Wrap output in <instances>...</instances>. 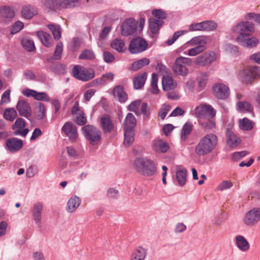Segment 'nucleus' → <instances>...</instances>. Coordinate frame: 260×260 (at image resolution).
Returning a JSON list of instances; mask_svg holds the SVG:
<instances>
[{
	"instance_id": "1",
	"label": "nucleus",
	"mask_w": 260,
	"mask_h": 260,
	"mask_svg": "<svg viewBox=\"0 0 260 260\" xmlns=\"http://www.w3.org/2000/svg\"><path fill=\"white\" fill-rule=\"evenodd\" d=\"M218 138L213 134H208L202 137L195 147V153L199 156H205L211 153L216 148Z\"/></svg>"
},
{
	"instance_id": "2",
	"label": "nucleus",
	"mask_w": 260,
	"mask_h": 260,
	"mask_svg": "<svg viewBox=\"0 0 260 260\" xmlns=\"http://www.w3.org/2000/svg\"><path fill=\"white\" fill-rule=\"evenodd\" d=\"M134 167L138 173L146 177L152 176L156 172L155 163L147 157H139L135 159Z\"/></svg>"
},
{
	"instance_id": "3",
	"label": "nucleus",
	"mask_w": 260,
	"mask_h": 260,
	"mask_svg": "<svg viewBox=\"0 0 260 260\" xmlns=\"http://www.w3.org/2000/svg\"><path fill=\"white\" fill-rule=\"evenodd\" d=\"M210 40V37L209 36H200L192 38L186 44L187 46L192 47L184 52V54L190 56L200 54L207 49L206 45Z\"/></svg>"
},
{
	"instance_id": "4",
	"label": "nucleus",
	"mask_w": 260,
	"mask_h": 260,
	"mask_svg": "<svg viewBox=\"0 0 260 260\" xmlns=\"http://www.w3.org/2000/svg\"><path fill=\"white\" fill-rule=\"evenodd\" d=\"M232 31L237 35L236 41L238 42L246 37H250L254 32V25L249 21H241L234 25Z\"/></svg>"
},
{
	"instance_id": "5",
	"label": "nucleus",
	"mask_w": 260,
	"mask_h": 260,
	"mask_svg": "<svg viewBox=\"0 0 260 260\" xmlns=\"http://www.w3.org/2000/svg\"><path fill=\"white\" fill-rule=\"evenodd\" d=\"M238 77L242 82L250 83L255 79L260 77V68L257 66L249 67L240 71Z\"/></svg>"
},
{
	"instance_id": "6",
	"label": "nucleus",
	"mask_w": 260,
	"mask_h": 260,
	"mask_svg": "<svg viewBox=\"0 0 260 260\" xmlns=\"http://www.w3.org/2000/svg\"><path fill=\"white\" fill-rule=\"evenodd\" d=\"M83 135L90 144H98L101 139V132L96 127L91 125H86L82 128Z\"/></svg>"
},
{
	"instance_id": "7",
	"label": "nucleus",
	"mask_w": 260,
	"mask_h": 260,
	"mask_svg": "<svg viewBox=\"0 0 260 260\" xmlns=\"http://www.w3.org/2000/svg\"><path fill=\"white\" fill-rule=\"evenodd\" d=\"M191 63L192 60L190 58L182 56L177 57L172 67L173 71L178 75L185 76L188 73L187 67L191 65Z\"/></svg>"
},
{
	"instance_id": "8",
	"label": "nucleus",
	"mask_w": 260,
	"mask_h": 260,
	"mask_svg": "<svg viewBox=\"0 0 260 260\" xmlns=\"http://www.w3.org/2000/svg\"><path fill=\"white\" fill-rule=\"evenodd\" d=\"M217 58L218 56L216 52L213 51H207L196 57L193 63L198 67H205L216 61Z\"/></svg>"
},
{
	"instance_id": "9",
	"label": "nucleus",
	"mask_w": 260,
	"mask_h": 260,
	"mask_svg": "<svg viewBox=\"0 0 260 260\" xmlns=\"http://www.w3.org/2000/svg\"><path fill=\"white\" fill-rule=\"evenodd\" d=\"M72 75L75 78L85 82L93 79L95 76V73L92 69H85L77 65L72 69Z\"/></svg>"
},
{
	"instance_id": "10",
	"label": "nucleus",
	"mask_w": 260,
	"mask_h": 260,
	"mask_svg": "<svg viewBox=\"0 0 260 260\" xmlns=\"http://www.w3.org/2000/svg\"><path fill=\"white\" fill-rule=\"evenodd\" d=\"M216 110L210 105L201 104L197 106L193 115L199 120L207 117H215Z\"/></svg>"
},
{
	"instance_id": "11",
	"label": "nucleus",
	"mask_w": 260,
	"mask_h": 260,
	"mask_svg": "<svg viewBox=\"0 0 260 260\" xmlns=\"http://www.w3.org/2000/svg\"><path fill=\"white\" fill-rule=\"evenodd\" d=\"M243 220L247 226H251L256 224L260 221V208L254 207L246 212Z\"/></svg>"
},
{
	"instance_id": "12",
	"label": "nucleus",
	"mask_w": 260,
	"mask_h": 260,
	"mask_svg": "<svg viewBox=\"0 0 260 260\" xmlns=\"http://www.w3.org/2000/svg\"><path fill=\"white\" fill-rule=\"evenodd\" d=\"M148 43L143 39L138 37L132 40L129 45V50L133 54H137L146 50Z\"/></svg>"
},
{
	"instance_id": "13",
	"label": "nucleus",
	"mask_w": 260,
	"mask_h": 260,
	"mask_svg": "<svg viewBox=\"0 0 260 260\" xmlns=\"http://www.w3.org/2000/svg\"><path fill=\"white\" fill-rule=\"evenodd\" d=\"M43 209V204L38 202L34 204L31 210L32 219L39 229L42 227Z\"/></svg>"
},
{
	"instance_id": "14",
	"label": "nucleus",
	"mask_w": 260,
	"mask_h": 260,
	"mask_svg": "<svg viewBox=\"0 0 260 260\" xmlns=\"http://www.w3.org/2000/svg\"><path fill=\"white\" fill-rule=\"evenodd\" d=\"M213 93L218 99L224 100L227 99L230 94L229 87L222 83H217L212 87Z\"/></svg>"
},
{
	"instance_id": "15",
	"label": "nucleus",
	"mask_w": 260,
	"mask_h": 260,
	"mask_svg": "<svg viewBox=\"0 0 260 260\" xmlns=\"http://www.w3.org/2000/svg\"><path fill=\"white\" fill-rule=\"evenodd\" d=\"M173 181L176 185L183 186L187 181V170L181 166L176 167L175 178Z\"/></svg>"
},
{
	"instance_id": "16",
	"label": "nucleus",
	"mask_w": 260,
	"mask_h": 260,
	"mask_svg": "<svg viewBox=\"0 0 260 260\" xmlns=\"http://www.w3.org/2000/svg\"><path fill=\"white\" fill-rule=\"evenodd\" d=\"M61 131L72 141H76L78 138L76 126L71 122H67L63 125Z\"/></svg>"
},
{
	"instance_id": "17",
	"label": "nucleus",
	"mask_w": 260,
	"mask_h": 260,
	"mask_svg": "<svg viewBox=\"0 0 260 260\" xmlns=\"http://www.w3.org/2000/svg\"><path fill=\"white\" fill-rule=\"evenodd\" d=\"M137 22L133 19H127L122 25L121 33L123 36L133 35L137 28Z\"/></svg>"
},
{
	"instance_id": "18",
	"label": "nucleus",
	"mask_w": 260,
	"mask_h": 260,
	"mask_svg": "<svg viewBox=\"0 0 260 260\" xmlns=\"http://www.w3.org/2000/svg\"><path fill=\"white\" fill-rule=\"evenodd\" d=\"M25 126V123L24 119L20 118H17L13 125V129L14 130V135H20L22 137H25L28 134L29 130L27 128H24Z\"/></svg>"
},
{
	"instance_id": "19",
	"label": "nucleus",
	"mask_w": 260,
	"mask_h": 260,
	"mask_svg": "<svg viewBox=\"0 0 260 260\" xmlns=\"http://www.w3.org/2000/svg\"><path fill=\"white\" fill-rule=\"evenodd\" d=\"M16 109L21 116L28 118L31 116V108L26 101L19 100L16 105Z\"/></svg>"
},
{
	"instance_id": "20",
	"label": "nucleus",
	"mask_w": 260,
	"mask_h": 260,
	"mask_svg": "<svg viewBox=\"0 0 260 260\" xmlns=\"http://www.w3.org/2000/svg\"><path fill=\"white\" fill-rule=\"evenodd\" d=\"M226 136L228 146L234 148L240 144V139L231 129L227 128Z\"/></svg>"
},
{
	"instance_id": "21",
	"label": "nucleus",
	"mask_w": 260,
	"mask_h": 260,
	"mask_svg": "<svg viewBox=\"0 0 260 260\" xmlns=\"http://www.w3.org/2000/svg\"><path fill=\"white\" fill-rule=\"evenodd\" d=\"M152 146L153 150L157 153H165L169 148L168 144L159 138H156L152 141Z\"/></svg>"
},
{
	"instance_id": "22",
	"label": "nucleus",
	"mask_w": 260,
	"mask_h": 260,
	"mask_svg": "<svg viewBox=\"0 0 260 260\" xmlns=\"http://www.w3.org/2000/svg\"><path fill=\"white\" fill-rule=\"evenodd\" d=\"M148 254V250L142 246L137 247L132 252L130 260H145Z\"/></svg>"
},
{
	"instance_id": "23",
	"label": "nucleus",
	"mask_w": 260,
	"mask_h": 260,
	"mask_svg": "<svg viewBox=\"0 0 260 260\" xmlns=\"http://www.w3.org/2000/svg\"><path fill=\"white\" fill-rule=\"evenodd\" d=\"M101 125L105 133H109L114 129V125L108 115H104L101 118Z\"/></svg>"
},
{
	"instance_id": "24",
	"label": "nucleus",
	"mask_w": 260,
	"mask_h": 260,
	"mask_svg": "<svg viewBox=\"0 0 260 260\" xmlns=\"http://www.w3.org/2000/svg\"><path fill=\"white\" fill-rule=\"evenodd\" d=\"M81 199L78 196L74 195L68 200L66 210L68 213H72L75 212L81 204Z\"/></svg>"
},
{
	"instance_id": "25",
	"label": "nucleus",
	"mask_w": 260,
	"mask_h": 260,
	"mask_svg": "<svg viewBox=\"0 0 260 260\" xmlns=\"http://www.w3.org/2000/svg\"><path fill=\"white\" fill-rule=\"evenodd\" d=\"M113 93L115 98L121 103H125L128 99V95L122 86H116L113 88Z\"/></svg>"
},
{
	"instance_id": "26",
	"label": "nucleus",
	"mask_w": 260,
	"mask_h": 260,
	"mask_svg": "<svg viewBox=\"0 0 260 260\" xmlns=\"http://www.w3.org/2000/svg\"><path fill=\"white\" fill-rule=\"evenodd\" d=\"M6 144L8 149L12 152L19 150L23 146L22 141L15 138L8 139Z\"/></svg>"
},
{
	"instance_id": "27",
	"label": "nucleus",
	"mask_w": 260,
	"mask_h": 260,
	"mask_svg": "<svg viewBox=\"0 0 260 260\" xmlns=\"http://www.w3.org/2000/svg\"><path fill=\"white\" fill-rule=\"evenodd\" d=\"M238 43L241 46L246 48H253L259 43L258 39L255 37H246L238 41Z\"/></svg>"
},
{
	"instance_id": "28",
	"label": "nucleus",
	"mask_w": 260,
	"mask_h": 260,
	"mask_svg": "<svg viewBox=\"0 0 260 260\" xmlns=\"http://www.w3.org/2000/svg\"><path fill=\"white\" fill-rule=\"evenodd\" d=\"M43 3L45 7L52 10L66 8L65 0H44Z\"/></svg>"
},
{
	"instance_id": "29",
	"label": "nucleus",
	"mask_w": 260,
	"mask_h": 260,
	"mask_svg": "<svg viewBox=\"0 0 260 260\" xmlns=\"http://www.w3.org/2000/svg\"><path fill=\"white\" fill-rule=\"evenodd\" d=\"M235 243L237 248L241 251L246 252L250 249V245L243 236H237L235 237Z\"/></svg>"
},
{
	"instance_id": "30",
	"label": "nucleus",
	"mask_w": 260,
	"mask_h": 260,
	"mask_svg": "<svg viewBox=\"0 0 260 260\" xmlns=\"http://www.w3.org/2000/svg\"><path fill=\"white\" fill-rule=\"evenodd\" d=\"M14 16V11L11 7L3 6L0 8V17L3 20L10 21Z\"/></svg>"
},
{
	"instance_id": "31",
	"label": "nucleus",
	"mask_w": 260,
	"mask_h": 260,
	"mask_svg": "<svg viewBox=\"0 0 260 260\" xmlns=\"http://www.w3.org/2000/svg\"><path fill=\"white\" fill-rule=\"evenodd\" d=\"M147 74L143 72L139 74L133 79L134 87L136 89H141L143 87L147 79Z\"/></svg>"
},
{
	"instance_id": "32",
	"label": "nucleus",
	"mask_w": 260,
	"mask_h": 260,
	"mask_svg": "<svg viewBox=\"0 0 260 260\" xmlns=\"http://www.w3.org/2000/svg\"><path fill=\"white\" fill-rule=\"evenodd\" d=\"M36 34L44 46L47 47L52 46L53 40L49 34L42 30L37 31Z\"/></svg>"
},
{
	"instance_id": "33",
	"label": "nucleus",
	"mask_w": 260,
	"mask_h": 260,
	"mask_svg": "<svg viewBox=\"0 0 260 260\" xmlns=\"http://www.w3.org/2000/svg\"><path fill=\"white\" fill-rule=\"evenodd\" d=\"M200 125L206 130H212L216 126L214 117H207L199 120Z\"/></svg>"
},
{
	"instance_id": "34",
	"label": "nucleus",
	"mask_w": 260,
	"mask_h": 260,
	"mask_svg": "<svg viewBox=\"0 0 260 260\" xmlns=\"http://www.w3.org/2000/svg\"><path fill=\"white\" fill-rule=\"evenodd\" d=\"M38 10L34 6L27 5L24 6L21 11L22 15L26 19H30L38 14Z\"/></svg>"
},
{
	"instance_id": "35",
	"label": "nucleus",
	"mask_w": 260,
	"mask_h": 260,
	"mask_svg": "<svg viewBox=\"0 0 260 260\" xmlns=\"http://www.w3.org/2000/svg\"><path fill=\"white\" fill-rule=\"evenodd\" d=\"M136 125V119L135 116L131 113H128L123 123V129L134 130Z\"/></svg>"
},
{
	"instance_id": "36",
	"label": "nucleus",
	"mask_w": 260,
	"mask_h": 260,
	"mask_svg": "<svg viewBox=\"0 0 260 260\" xmlns=\"http://www.w3.org/2000/svg\"><path fill=\"white\" fill-rule=\"evenodd\" d=\"M162 85L164 90L168 91L175 89L177 84L173 78L169 76H164L162 80Z\"/></svg>"
},
{
	"instance_id": "37",
	"label": "nucleus",
	"mask_w": 260,
	"mask_h": 260,
	"mask_svg": "<svg viewBox=\"0 0 260 260\" xmlns=\"http://www.w3.org/2000/svg\"><path fill=\"white\" fill-rule=\"evenodd\" d=\"M149 29L153 34H156L164 24L163 20L150 18L149 20Z\"/></svg>"
},
{
	"instance_id": "38",
	"label": "nucleus",
	"mask_w": 260,
	"mask_h": 260,
	"mask_svg": "<svg viewBox=\"0 0 260 260\" xmlns=\"http://www.w3.org/2000/svg\"><path fill=\"white\" fill-rule=\"evenodd\" d=\"M123 144L126 147L132 145L134 141L135 133L134 130L124 129Z\"/></svg>"
},
{
	"instance_id": "39",
	"label": "nucleus",
	"mask_w": 260,
	"mask_h": 260,
	"mask_svg": "<svg viewBox=\"0 0 260 260\" xmlns=\"http://www.w3.org/2000/svg\"><path fill=\"white\" fill-rule=\"evenodd\" d=\"M111 47L118 52H122L126 49L124 42L119 39H114L111 43Z\"/></svg>"
},
{
	"instance_id": "40",
	"label": "nucleus",
	"mask_w": 260,
	"mask_h": 260,
	"mask_svg": "<svg viewBox=\"0 0 260 260\" xmlns=\"http://www.w3.org/2000/svg\"><path fill=\"white\" fill-rule=\"evenodd\" d=\"M197 80L200 89H204L207 83L208 74L205 72L200 73L197 76Z\"/></svg>"
},
{
	"instance_id": "41",
	"label": "nucleus",
	"mask_w": 260,
	"mask_h": 260,
	"mask_svg": "<svg viewBox=\"0 0 260 260\" xmlns=\"http://www.w3.org/2000/svg\"><path fill=\"white\" fill-rule=\"evenodd\" d=\"M3 116L6 120L13 121L16 118L17 113L14 108H9L5 109Z\"/></svg>"
},
{
	"instance_id": "42",
	"label": "nucleus",
	"mask_w": 260,
	"mask_h": 260,
	"mask_svg": "<svg viewBox=\"0 0 260 260\" xmlns=\"http://www.w3.org/2000/svg\"><path fill=\"white\" fill-rule=\"evenodd\" d=\"M150 63V60L148 58H143L137 61L133 62L132 64V70L136 71L142 67L148 65Z\"/></svg>"
},
{
	"instance_id": "43",
	"label": "nucleus",
	"mask_w": 260,
	"mask_h": 260,
	"mask_svg": "<svg viewBox=\"0 0 260 260\" xmlns=\"http://www.w3.org/2000/svg\"><path fill=\"white\" fill-rule=\"evenodd\" d=\"M22 45L27 51H33L36 49L33 40L29 37H24L22 39Z\"/></svg>"
},
{
	"instance_id": "44",
	"label": "nucleus",
	"mask_w": 260,
	"mask_h": 260,
	"mask_svg": "<svg viewBox=\"0 0 260 260\" xmlns=\"http://www.w3.org/2000/svg\"><path fill=\"white\" fill-rule=\"evenodd\" d=\"M239 127L242 130L250 131L253 128V122L247 118L239 120Z\"/></svg>"
},
{
	"instance_id": "45",
	"label": "nucleus",
	"mask_w": 260,
	"mask_h": 260,
	"mask_svg": "<svg viewBox=\"0 0 260 260\" xmlns=\"http://www.w3.org/2000/svg\"><path fill=\"white\" fill-rule=\"evenodd\" d=\"M237 108L241 112H250L252 111L251 105L247 102H239L237 104Z\"/></svg>"
},
{
	"instance_id": "46",
	"label": "nucleus",
	"mask_w": 260,
	"mask_h": 260,
	"mask_svg": "<svg viewBox=\"0 0 260 260\" xmlns=\"http://www.w3.org/2000/svg\"><path fill=\"white\" fill-rule=\"evenodd\" d=\"M193 125L190 122H186L183 125L181 130V139L185 140L186 139L187 136L191 133Z\"/></svg>"
},
{
	"instance_id": "47",
	"label": "nucleus",
	"mask_w": 260,
	"mask_h": 260,
	"mask_svg": "<svg viewBox=\"0 0 260 260\" xmlns=\"http://www.w3.org/2000/svg\"><path fill=\"white\" fill-rule=\"evenodd\" d=\"M48 28L51 31L55 40H59L61 37V28L57 24H49Z\"/></svg>"
},
{
	"instance_id": "48",
	"label": "nucleus",
	"mask_w": 260,
	"mask_h": 260,
	"mask_svg": "<svg viewBox=\"0 0 260 260\" xmlns=\"http://www.w3.org/2000/svg\"><path fill=\"white\" fill-rule=\"evenodd\" d=\"M95 57V54L91 50L86 49L83 50L79 56L81 59L92 60Z\"/></svg>"
},
{
	"instance_id": "49",
	"label": "nucleus",
	"mask_w": 260,
	"mask_h": 260,
	"mask_svg": "<svg viewBox=\"0 0 260 260\" xmlns=\"http://www.w3.org/2000/svg\"><path fill=\"white\" fill-rule=\"evenodd\" d=\"M158 76L156 73L152 75V81L151 84V92L154 94H157L159 89L157 86Z\"/></svg>"
},
{
	"instance_id": "50",
	"label": "nucleus",
	"mask_w": 260,
	"mask_h": 260,
	"mask_svg": "<svg viewBox=\"0 0 260 260\" xmlns=\"http://www.w3.org/2000/svg\"><path fill=\"white\" fill-rule=\"evenodd\" d=\"M63 50V44L58 42L56 46V48L53 56V59L59 60L61 58V54Z\"/></svg>"
},
{
	"instance_id": "51",
	"label": "nucleus",
	"mask_w": 260,
	"mask_h": 260,
	"mask_svg": "<svg viewBox=\"0 0 260 260\" xmlns=\"http://www.w3.org/2000/svg\"><path fill=\"white\" fill-rule=\"evenodd\" d=\"M190 31H205L204 21L199 23H193L188 27Z\"/></svg>"
},
{
	"instance_id": "52",
	"label": "nucleus",
	"mask_w": 260,
	"mask_h": 260,
	"mask_svg": "<svg viewBox=\"0 0 260 260\" xmlns=\"http://www.w3.org/2000/svg\"><path fill=\"white\" fill-rule=\"evenodd\" d=\"M24 27V24L20 21H16L11 28V34H16L19 32Z\"/></svg>"
},
{
	"instance_id": "53",
	"label": "nucleus",
	"mask_w": 260,
	"mask_h": 260,
	"mask_svg": "<svg viewBox=\"0 0 260 260\" xmlns=\"http://www.w3.org/2000/svg\"><path fill=\"white\" fill-rule=\"evenodd\" d=\"M75 121L77 124L79 125H83L86 123V118L83 112H79L77 114Z\"/></svg>"
},
{
	"instance_id": "54",
	"label": "nucleus",
	"mask_w": 260,
	"mask_h": 260,
	"mask_svg": "<svg viewBox=\"0 0 260 260\" xmlns=\"http://www.w3.org/2000/svg\"><path fill=\"white\" fill-rule=\"evenodd\" d=\"M35 100L38 101H43L45 102H49L50 98L49 95L45 92H38L36 91L34 98Z\"/></svg>"
},
{
	"instance_id": "55",
	"label": "nucleus",
	"mask_w": 260,
	"mask_h": 260,
	"mask_svg": "<svg viewBox=\"0 0 260 260\" xmlns=\"http://www.w3.org/2000/svg\"><path fill=\"white\" fill-rule=\"evenodd\" d=\"M233 186V183L229 180H224L219 184L216 188L217 190L223 191L229 189Z\"/></svg>"
},
{
	"instance_id": "56",
	"label": "nucleus",
	"mask_w": 260,
	"mask_h": 260,
	"mask_svg": "<svg viewBox=\"0 0 260 260\" xmlns=\"http://www.w3.org/2000/svg\"><path fill=\"white\" fill-rule=\"evenodd\" d=\"M184 32L183 30H179L175 32L174 35L169 38V39L167 41L166 44L168 45H172L177 40V39L182 36Z\"/></svg>"
},
{
	"instance_id": "57",
	"label": "nucleus",
	"mask_w": 260,
	"mask_h": 260,
	"mask_svg": "<svg viewBox=\"0 0 260 260\" xmlns=\"http://www.w3.org/2000/svg\"><path fill=\"white\" fill-rule=\"evenodd\" d=\"M171 108L170 105H164L160 109L158 116L162 120H164L168 112L170 111Z\"/></svg>"
},
{
	"instance_id": "58",
	"label": "nucleus",
	"mask_w": 260,
	"mask_h": 260,
	"mask_svg": "<svg viewBox=\"0 0 260 260\" xmlns=\"http://www.w3.org/2000/svg\"><path fill=\"white\" fill-rule=\"evenodd\" d=\"M141 103V100H139L132 102L127 107L129 111L135 112L137 113L139 106Z\"/></svg>"
},
{
	"instance_id": "59",
	"label": "nucleus",
	"mask_w": 260,
	"mask_h": 260,
	"mask_svg": "<svg viewBox=\"0 0 260 260\" xmlns=\"http://www.w3.org/2000/svg\"><path fill=\"white\" fill-rule=\"evenodd\" d=\"M95 90L94 89H89L87 90L84 93L83 102L87 103L89 102L91 98L94 95Z\"/></svg>"
},
{
	"instance_id": "60",
	"label": "nucleus",
	"mask_w": 260,
	"mask_h": 260,
	"mask_svg": "<svg viewBox=\"0 0 260 260\" xmlns=\"http://www.w3.org/2000/svg\"><path fill=\"white\" fill-rule=\"evenodd\" d=\"M205 31H211L217 27V24L213 21H204Z\"/></svg>"
},
{
	"instance_id": "61",
	"label": "nucleus",
	"mask_w": 260,
	"mask_h": 260,
	"mask_svg": "<svg viewBox=\"0 0 260 260\" xmlns=\"http://www.w3.org/2000/svg\"><path fill=\"white\" fill-rule=\"evenodd\" d=\"M141 111L143 115L144 119L148 118L150 115V110L146 103H143L141 106Z\"/></svg>"
},
{
	"instance_id": "62",
	"label": "nucleus",
	"mask_w": 260,
	"mask_h": 260,
	"mask_svg": "<svg viewBox=\"0 0 260 260\" xmlns=\"http://www.w3.org/2000/svg\"><path fill=\"white\" fill-rule=\"evenodd\" d=\"M153 18H156L159 20H162L166 17V13L160 10H154L152 11Z\"/></svg>"
},
{
	"instance_id": "63",
	"label": "nucleus",
	"mask_w": 260,
	"mask_h": 260,
	"mask_svg": "<svg viewBox=\"0 0 260 260\" xmlns=\"http://www.w3.org/2000/svg\"><path fill=\"white\" fill-rule=\"evenodd\" d=\"M224 220L223 215L222 214H218L215 216L212 223L215 226H220L223 223Z\"/></svg>"
},
{
	"instance_id": "64",
	"label": "nucleus",
	"mask_w": 260,
	"mask_h": 260,
	"mask_svg": "<svg viewBox=\"0 0 260 260\" xmlns=\"http://www.w3.org/2000/svg\"><path fill=\"white\" fill-rule=\"evenodd\" d=\"M245 18L247 20H252L260 23V14L254 13H249L246 14Z\"/></svg>"
}]
</instances>
